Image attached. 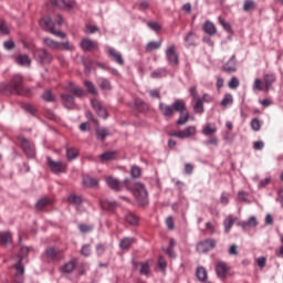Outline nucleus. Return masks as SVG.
<instances>
[{
    "instance_id": "nucleus-1",
    "label": "nucleus",
    "mask_w": 283,
    "mask_h": 283,
    "mask_svg": "<svg viewBox=\"0 0 283 283\" xmlns=\"http://www.w3.org/2000/svg\"><path fill=\"white\" fill-rule=\"evenodd\" d=\"M124 187L128 191H133L135 200L140 207L149 205V193L147 192V188H145L144 184L134 182L133 179L126 178L124 180Z\"/></svg>"
},
{
    "instance_id": "nucleus-2",
    "label": "nucleus",
    "mask_w": 283,
    "mask_h": 283,
    "mask_svg": "<svg viewBox=\"0 0 283 283\" xmlns=\"http://www.w3.org/2000/svg\"><path fill=\"white\" fill-rule=\"evenodd\" d=\"M2 92L17 94V96H32L31 90L23 85V75L21 74L13 75L9 84H3Z\"/></svg>"
},
{
    "instance_id": "nucleus-3",
    "label": "nucleus",
    "mask_w": 283,
    "mask_h": 283,
    "mask_svg": "<svg viewBox=\"0 0 283 283\" xmlns=\"http://www.w3.org/2000/svg\"><path fill=\"white\" fill-rule=\"evenodd\" d=\"M159 112L164 118H172L176 112L179 114L187 113V103L185 99H176L171 105L166 103H159Z\"/></svg>"
},
{
    "instance_id": "nucleus-4",
    "label": "nucleus",
    "mask_w": 283,
    "mask_h": 283,
    "mask_svg": "<svg viewBox=\"0 0 283 283\" xmlns=\"http://www.w3.org/2000/svg\"><path fill=\"white\" fill-rule=\"evenodd\" d=\"M28 253H30V248L22 247L19 252V262L13 265L15 269L14 274V283H23V273H25V268L23 266V258H28Z\"/></svg>"
},
{
    "instance_id": "nucleus-5",
    "label": "nucleus",
    "mask_w": 283,
    "mask_h": 283,
    "mask_svg": "<svg viewBox=\"0 0 283 283\" xmlns=\"http://www.w3.org/2000/svg\"><path fill=\"white\" fill-rule=\"evenodd\" d=\"M40 25L46 32L54 34V36H60V39H65V33L54 29V22L52 21V18L50 17L43 18L42 20H40Z\"/></svg>"
},
{
    "instance_id": "nucleus-6",
    "label": "nucleus",
    "mask_w": 283,
    "mask_h": 283,
    "mask_svg": "<svg viewBox=\"0 0 283 283\" xmlns=\"http://www.w3.org/2000/svg\"><path fill=\"white\" fill-rule=\"evenodd\" d=\"M33 56L38 63H41V65H48L53 61L52 54L44 49H35L33 51Z\"/></svg>"
},
{
    "instance_id": "nucleus-7",
    "label": "nucleus",
    "mask_w": 283,
    "mask_h": 283,
    "mask_svg": "<svg viewBox=\"0 0 283 283\" xmlns=\"http://www.w3.org/2000/svg\"><path fill=\"white\" fill-rule=\"evenodd\" d=\"M197 134L198 129L196 128V126H188L184 130L170 133L169 136H174L175 138L184 140L185 138H192V136H196Z\"/></svg>"
},
{
    "instance_id": "nucleus-8",
    "label": "nucleus",
    "mask_w": 283,
    "mask_h": 283,
    "mask_svg": "<svg viewBox=\"0 0 283 283\" xmlns=\"http://www.w3.org/2000/svg\"><path fill=\"white\" fill-rule=\"evenodd\" d=\"M46 163L53 174H65V170L67 169V164L55 161L52 157H46Z\"/></svg>"
},
{
    "instance_id": "nucleus-9",
    "label": "nucleus",
    "mask_w": 283,
    "mask_h": 283,
    "mask_svg": "<svg viewBox=\"0 0 283 283\" xmlns=\"http://www.w3.org/2000/svg\"><path fill=\"white\" fill-rule=\"evenodd\" d=\"M166 60L168 63L172 66L180 65V57L178 56V53H176V45H169L166 49Z\"/></svg>"
},
{
    "instance_id": "nucleus-10",
    "label": "nucleus",
    "mask_w": 283,
    "mask_h": 283,
    "mask_svg": "<svg viewBox=\"0 0 283 283\" xmlns=\"http://www.w3.org/2000/svg\"><path fill=\"white\" fill-rule=\"evenodd\" d=\"M19 140H20L21 148L23 149L25 156H28V158H34V156H35L34 145H32L23 136H20Z\"/></svg>"
},
{
    "instance_id": "nucleus-11",
    "label": "nucleus",
    "mask_w": 283,
    "mask_h": 283,
    "mask_svg": "<svg viewBox=\"0 0 283 283\" xmlns=\"http://www.w3.org/2000/svg\"><path fill=\"white\" fill-rule=\"evenodd\" d=\"M216 249V240L206 239L197 244L198 253H209V251Z\"/></svg>"
},
{
    "instance_id": "nucleus-12",
    "label": "nucleus",
    "mask_w": 283,
    "mask_h": 283,
    "mask_svg": "<svg viewBox=\"0 0 283 283\" xmlns=\"http://www.w3.org/2000/svg\"><path fill=\"white\" fill-rule=\"evenodd\" d=\"M53 6H56L61 10H74L76 8L75 0H49Z\"/></svg>"
},
{
    "instance_id": "nucleus-13",
    "label": "nucleus",
    "mask_w": 283,
    "mask_h": 283,
    "mask_svg": "<svg viewBox=\"0 0 283 283\" xmlns=\"http://www.w3.org/2000/svg\"><path fill=\"white\" fill-rule=\"evenodd\" d=\"M91 105H92L93 109H95V112H96L97 116H99V118H107V109H105V106H103L101 101L93 98V99H91Z\"/></svg>"
},
{
    "instance_id": "nucleus-14",
    "label": "nucleus",
    "mask_w": 283,
    "mask_h": 283,
    "mask_svg": "<svg viewBox=\"0 0 283 283\" xmlns=\"http://www.w3.org/2000/svg\"><path fill=\"white\" fill-rule=\"evenodd\" d=\"M106 50L108 56L113 59L117 65H125V59H123V54L111 46H107Z\"/></svg>"
},
{
    "instance_id": "nucleus-15",
    "label": "nucleus",
    "mask_w": 283,
    "mask_h": 283,
    "mask_svg": "<svg viewBox=\"0 0 283 283\" xmlns=\"http://www.w3.org/2000/svg\"><path fill=\"white\" fill-rule=\"evenodd\" d=\"M81 48L84 52H92V50H98V42L84 38L81 41Z\"/></svg>"
},
{
    "instance_id": "nucleus-16",
    "label": "nucleus",
    "mask_w": 283,
    "mask_h": 283,
    "mask_svg": "<svg viewBox=\"0 0 283 283\" xmlns=\"http://www.w3.org/2000/svg\"><path fill=\"white\" fill-rule=\"evenodd\" d=\"M216 273L218 277H220L221 280L227 279V273H229V265H227V262L224 261L217 262Z\"/></svg>"
},
{
    "instance_id": "nucleus-17",
    "label": "nucleus",
    "mask_w": 283,
    "mask_h": 283,
    "mask_svg": "<svg viewBox=\"0 0 283 283\" xmlns=\"http://www.w3.org/2000/svg\"><path fill=\"white\" fill-rule=\"evenodd\" d=\"M226 74H233L238 72V63L235 62V55H232L222 67Z\"/></svg>"
},
{
    "instance_id": "nucleus-18",
    "label": "nucleus",
    "mask_w": 283,
    "mask_h": 283,
    "mask_svg": "<svg viewBox=\"0 0 283 283\" xmlns=\"http://www.w3.org/2000/svg\"><path fill=\"white\" fill-rule=\"evenodd\" d=\"M184 41H185L186 48H196V45H198V35L193 31H190L184 38Z\"/></svg>"
},
{
    "instance_id": "nucleus-19",
    "label": "nucleus",
    "mask_w": 283,
    "mask_h": 283,
    "mask_svg": "<svg viewBox=\"0 0 283 283\" xmlns=\"http://www.w3.org/2000/svg\"><path fill=\"white\" fill-rule=\"evenodd\" d=\"M61 99L64 107H66V109H74V105H75L74 95L63 93L61 94Z\"/></svg>"
},
{
    "instance_id": "nucleus-20",
    "label": "nucleus",
    "mask_w": 283,
    "mask_h": 283,
    "mask_svg": "<svg viewBox=\"0 0 283 283\" xmlns=\"http://www.w3.org/2000/svg\"><path fill=\"white\" fill-rule=\"evenodd\" d=\"M106 185L109 187V189H113V191H122L123 189L120 181L112 176L106 177Z\"/></svg>"
},
{
    "instance_id": "nucleus-21",
    "label": "nucleus",
    "mask_w": 283,
    "mask_h": 283,
    "mask_svg": "<svg viewBox=\"0 0 283 283\" xmlns=\"http://www.w3.org/2000/svg\"><path fill=\"white\" fill-rule=\"evenodd\" d=\"M202 30L206 34H209V36H216V34H218L216 24L209 20L205 22Z\"/></svg>"
},
{
    "instance_id": "nucleus-22",
    "label": "nucleus",
    "mask_w": 283,
    "mask_h": 283,
    "mask_svg": "<svg viewBox=\"0 0 283 283\" xmlns=\"http://www.w3.org/2000/svg\"><path fill=\"white\" fill-rule=\"evenodd\" d=\"M66 90L77 98H83V96H85V91L78 86H75L73 83H70Z\"/></svg>"
},
{
    "instance_id": "nucleus-23",
    "label": "nucleus",
    "mask_w": 283,
    "mask_h": 283,
    "mask_svg": "<svg viewBox=\"0 0 283 283\" xmlns=\"http://www.w3.org/2000/svg\"><path fill=\"white\" fill-rule=\"evenodd\" d=\"M218 132V127H216V124L207 123L202 129L201 134L203 136H213Z\"/></svg>"
},
{
    "instance_id": "nucleus-24",
    "label": "nucleus",
    "mask_w": 283,
    "mask_h": 283,
    "mask_svg": "<svg viewBox=\"0 0 283 283\" xmlns=\"http://www.w3.org/2000/svg\"><path fill=\"white\" fill-rule=\"evenodd\" d=\"M239 227L247 229H255L258 227V219L255 217H250L248 221H241Z\"/></svg>"
},
{
    "instance_id": "nucleus-25",
    "label": "nucleus",
    "mask_w": 283,
    "mask_h": 283,
    "mask_svg": "<svg viewBox=\"0 0 283 283\" xmlns=\"http://www.w3.org/2000/svg\"><path fill=\"white\" fill-rule=\"evenodd\" d=\"M263 83L265 85V92H269L271 90L273 83H275V74H264Z\"/></svg>"
},
{
    "instance_id": "nucleus-26",
    "label": "nucleus",
    "mask_w": 283,
    "mask_h": 283,
    "mask_svg": "<svg viewBox=\"0 0 283 283\" xmlns=\"http://www.w3.org/2000/svg\"><path fill=\"white\" fill-rule=\"evenodd\" d=\"M99 205L105 211H114L118 207V202L109 200H101Z\"/></svg>"
},
{
    "instance_id": "nucleus-27",
    "label": "nucleus",
    "mask_w": 283,
    "mask_h": 283,
    "mask_svg": "<svg viewBox=\"0 0 283 283\" xmlns=\"http://www.w3.org/2000/svg\"><path fill=\"white\" fill-rule=\"evenodd\" d=\"M0 244H2V247H8V244H12V233L0 232Z\"/></svg>"
},
{
    "instance_id": "nucleus-28",
    "label": "nucleus",
    "mask_w": 283,
    "mask_h": 283,
    "mask_svg": "<svg viewBox=\"0 0 283 283\" xmlns=\"http://www.w3.org/2000/svg\"><path fill=\"white\" fill-rule=\"evenodd\" d=\"M117 153L114 150L105 151L104 154L99 155V160L102 163H107L109 160H116Z\"/></svg>"
},
{
    "instance_id": "nucleus-29",
    "label": "nucleus",
    "mask_w": 283,
    "mask_h": 283,
    "mask_svg": "<svg viewBox=\"0 0 283 283\" xmlns=\"http://www.w3.org/2000/svg\"><path fill=\"white\" fill-rule=\"evenodd\" d=\"M134 242H136V239L126 237L119 242V249L127 251Z\"/></svg>"
},
{
    "instance_id": "nucleus-30",
    "label": "nucleus",
    "mask_w": 283,
    "mask_h": 283,
    "mask_svg": "<svg viewBox=\"0 0 283 283\" xmlns=\"http://www.w3.org/2000/svg\"><path fill=\"white\" fill-rule=\"evenodd\" d=\"M82 185L84 187H88V188L98 187V180H96L90 176H84L83 180H82Z\"/></svg>"
},
{
    "instance_id": "nucleus-31",
    "label": "nucleus",
    "mask_w": 283,
    "mask_h": 283,
    "mask_svg": "<svg viewBox=\"0 0 283 283\" xmlns=\"http://www.w3.org/2000/svg\"><path fill=\"white\" fill-rule=\"evenodd\" d=\"M44 45L49 48L50 50H61V43L54 41L53 39L50 38H44L43 39Z\"/></svg>"
},
{
    "instance_id": "nucleus-32",
    "label": "nucleus",
    "mask_w": 283,
    "mask_h": 283,
    "mask_svg": "<svg viewBox=\"0 0 283 283\" xmlns=\"http://www.w3.org/2000/svg\"><path fill=\"white\" fill-rule=\"evenodd\" d=\"M233 224H235V221L233 220L232 214H230L223 221L224 233H231V229H233Z\"/></svg>"
},
{
    "instance_id": "nucleus-33",
    "label": "nucleus",
    "mask_w": 283,
    "mask_h": 283,
    "mask_svg": "<svg viewBox=\"0 0 283 283\" xmlns=\"http://www.w3.org/2000/svg\"><path fill=\"white\" fill-rule=\"evenodd\" d=\"M66 158L70 163H72V160H76V158H78V149L74 147H66Z\"/></svg>"
},
{
    "instance_id": "nucleus-34",
    "label": "nucleus",
    "mask_w": 283,
    "mask_h": 283,
    "mask_svg": "<svg viewBox=\"0 0 283 283\" xmlns=\"http://www.w3.org/2000/svg\"><path fill=\"white\" fill-rule=\"evenodd\" d=\"M95 134H96V139L104 143L105 138L109 136V130L107 128H96Z\"/></svg>"
},
{
    "instance_id": "nucleus-35",
    "label": "nucleus",
    "mask_w": 283,
    "mask_h": 283,
    "mask_svg": "<svg viewBox=\"0 0 283 283\" xmlns=\"http://www.w3.org/2000/svg\"><path fill=\"white\" fill-rule=\"evenodd\" d=\"M15 62L18 63V65H30L32 63V60H30V56H28V54H20L15 57Z\"/></svg>"
},
{
    "instance_id": "nucleus-36",
    "label": "nucleus",
    "mask_w": 283,
    "mask_h": 283,
    "mask_svg": "<svg viewBox=\"0 0 283 283\" xmlns=\"http://www.w3.org/2000/svg\"><path fill=\"white\" fill-rule=\"evenodd\" d=\"M196 275L199 282H205L208 277L207 269H205V266H198L196 271Z\"/></svg>"
},
{
    "instance_id": "nucleus-37",
    "label": "nucleus",
    "mask_w": 283,
    "mask_h": 283,
    "mask_svg": "<svg viewBox=\"0 0 283 283\" xmlns=\"http://www.w3.org/2000/svg\"><path fill=\"white\" fill-rule=\"evenodd\" d=\"M42 98L45 101V103H55L56 102V95L52 93V91L46 90L42 94Z\"/></svg>"
},
{
    "instance_id": "nucleus-38",
    "label": "nucleus",
    "mask_w": 283,
    "mask_h": 283,
    "mask_svg": "<svg viewBox=\"0 0 283 283\" xmlns=\"http://www.w3.org/2000/svg\"><path fill=\"white\" fill-rule=\"evenodd\" d=\"M70 205H75L76 207H81L83 205V197L77 195H71L67 198Z\"/></svg>"
},
{
    "instance_id": "nucleus-39",
    "label": "nucleus",
    "mask_w": 283,
    "mask_h": 283,
    "mask_svg": "<svg viewBox=\"0 0 283 283\" xmlns=\"http://www.w3.org/2000/svg\"><path fill=\"white\" fill-rule=\"evenodd\" d=\"M161 46H163V41H151L147 43L146 51L154 52V50H160Z\"/></svg>"
},
{
    "instance_id": "nucleus-40",
    "label": "nucleus",
    "mask_w": 283,
    "mask_h": 283,
    "mask_svg": "<svg viewBox=\"0 0 283 283\" xmlns=\"http://www.w3.org/2000/svg\"><path fill=\"white\" fill-rule=\"evenodd\" d=\"M48 205H52V200H50L49 198H42L38 200L35 209L36 211H42L44 207H48Z\"/></svg>"
},
{
    "instance_id": "nucleus-41",
    "label": "nucleus",
    "mask_w": 283,
    "mask_h": 283,
    "mask_svg": "<svg viewBox=\"0 0 283 283\" xmlns=\"http://www.w3.org/2000/svg\"><path fill=\"white\" fill-rule=\"evenodd\" d=\"M151 78H165L167 76V69L160 67L151 73Z\"/></svg>"
},
{
    "instance_id": "nucleus-42",
    "label": "nucleus",
    "mask_w": 283,
    "mask_h": 283,
    "mask_svg": "<svg viewBox=\"0 0 283 283\" xmlns=\"http://www.w3.org/2000/svg\"><path fill=\"white\" fill-rule=\"evenodd\" d=\"M196 104L193 105V111L196 114H203L205 113V103L202 98H197Z\"/></svg>"
},
{
    "instance_id": "nucleus-43",
    "label": "nucleus",
    "mask_w": 283,
    "mask_h": 283,
    "mask_svg": "<svg viewBox=\"0 0 283 283\" xmlns=\"http://www.w3.org/2000/svg\"><path fill=\"white\" fill-rule=\"evenodd\" d=\"M229 105H233V95L231 93H227L221 101V107H229Z\"/></svg>"
},
{
    "instance_id": "nucleus-44",
    "label": "nucleus",
    "mask_w": 283,
    "mask_h": 283,
    "mask_svg": "<svg viewBox=\"0 0 283 283\" xmlns=\"http://www.w3.org/2000/svg\"><path fill=\"white\" fill-rule=\"evenodd\" d=\"M74 269H76V263L74 261H70L61 268V271L62 273H72Z\"/></svg>"
},
{
    "instance_id": "nucleus-45",
    "label": "nucleus",
    "mask_w": 283,
    "mask_h": 283,
    "mask_svg": "<svg viewBox=\"0 0 283 283\" xmlns=\"http://www.w3.org/2000/svg\"><path fill=\"white\" fill-rule=\"evenodd\" d=\"M78 229H80L81 233H92V231H94V226L86 224V223H80Z\"/></svg>"
},
{
    "instance_id": "nucleus-46",
    "label": "nucleus",
    "mask_w": 283,
    "mask_h": 283,
    "mask_svg": "<svg viewBox=\"0 0 283 283\" xmlns=\"http://www.w3.org/2000/svg\"><path fill=\"white\" fill-rule=\"evenodd\" d=\"M84 86L86 87L88 94H94L95 96L96 94H98V91H96V86L94 85V83L85 81Z\"/></svg>"
},
{
    "instance_id": "nucleus-47",
    "label": "nucleus",
    "mask_w": 283,
    "mask_h": 283,
    "mask_svg": "<svg viewBox=\"0 0 283 283\" xmlns=\"http://www.w3.org/2000/svg\"><path fill=\"white\" fill-rule=\"evenodd\" d=\"M244 12H251V10H255V1L253 0H245L243 3Z\"/></svg>"
},
{
    "instance_id": "nucleus-48",
    "label": "nucleus",
    "mask_w": 283,
    "mask_h": 283,
    "mask_svg": "<svg viewBox=\"0 0 283 283\" xmlns=\"http://www.w3.org/2000/svg\"><path fill=\"white\" fill-rule=\"evenodd\" d=\"M99 87L101 90H112V82H109L107 78L101 77Z\"/></svg>"
},
{
    "instance_id": "nucleus-49",
    "label": "nucleus",
    "mask_w": 283,
    "mask_h": 283,
    "mask_svg": "<svg viewBox=\"0 0 283 283\" xmlns=\"http://www.w3.org/2000/svg\"><path fill=\"white\" fill-rule=\"evenodd\" d=\"M126 222H128V224H132L133 227H136V224H138V217H136V214L134 213H128L126 216Z\"/></svg>"
},
{
    "instance_id": "nucleus-50",
    "label": "nucleus",
    "mask_w": 283,
    "mask_h": 283,
    "mask_svg": "<svg viewBox=\"0 0 283 283\" xmlns=\"http://www.w3.org/2000/svg\"><path fill=\"white\" fill-rule=\"evenodd\" d=\"M81 255L84 258H90V255H92V245L84 244L81 249Z\"/></svg>"
},
{
    "instance_id": "nucleus-51",
    "label": "nucleus",
    "mask_w": 283,
    "mask_h": 283,
    "mask_svg": "<svg viewBox=\"0 0 283 283\" xmlns=\"http://www.w3.org/2000/svg\"><path fill=\"white\" fill-rule=\"evenodd\" d=\"M147 25L148 28H150V30H153V32H160V30H163V27L160 25V23L156 21H148Z\"/></svg>"
},
{
    "instance_id": "nucleus-52",
    "label": "nucleus",
    "mask_w": 283,
    "mask_h": 283,
    "mask_svg": "<svg viewBox=\"0 0 283 283\" xmlns=\"http://www.w3.org/2000/svg\"><path fill=\"white\" fill-rule=\"evenodd\" d=\"M57 251L54 248H49L45 250V255L49 260H56Z\"/></svg>"
},
{
    "instance_id": "nucleus-53",
    "label": "nucleus",
    "mask_w": 283,
    "mask_h": 283,
    "mask_svg": "<svg viewBox=\"0 0 283 283\" xmlns=\"http://www.w3.org/2000/svg\"><path fill=\"white\" fill-rule=\"evenodd\" d=\"M143 174V170H140V167L138 166H133L130 169V176L132 178H140Z\"/></svg>"
},
{
    "instance_id": "nucleus-54",
    "label": "nucleus",
    "mask_w": 283,
    "mask_h": 283,
    "mask_svg": "<svg viewBox=\"0 0 283 283\" xmlns=\"http://www.w3.org/2000/svg\"><path fill=\"white\" fill-rule=\"evenodd\" d=\"M222 138L223 140H226V143H232L233 140H235V134L231 132H224L222 134Z\"/></svg>"
},
{
    "instance_id": "nucleus-55",
    "label": "nucleus",
    "mask_w": 283,
    "mask_h": 283,
    "mask_svg": "<svg viewBox=\"0 0 283 283\" xmlns=\"http://www.w3.org/2000/svg\"><path fill=\"white\" fill-rule=\"evenodd\" d=\"M228 87L230 90H238V87H240V80H238V77H231Z\"/></svg>"
},
{
    "instance_id": "nucleus-56",
    "label": "nucleus",
    "mask_w": 283,
    "mask_h": 283,
    "mask_svg": "<svg viewBox=\"0 0 283 283\" xmlns=\"http://www.w3.org/2000/svg\"><path fill=\"white\" fill-rule=\"evenodd\" d=\"M140 266L139 273L142 275H149V261L140 263Z\"/></svg>"
},
{
    "instance_id": "nucleus-57",
    "label": "nucleus",
    "mask_w": 283,
    "mask_h": 283,
    "mask_svg": "<svg viewBox=\"0 0 283 283\" xmlns=\"http://www.w3.org/2000/svg\"><path fill=\"white\" fill-rule=\"evenodd\" d=\"M95 251H96L97 258H102V255L105 254V244H103V243H97V244L95 245Z\"/></svg>"
},
{
    "instance_id": "nucleus-58",
    "label": "nucleus",
    "mask_w": 283,
    "mask_h": 283,
    "mask_svg": "<svg viewBox=\"0 0 283 283\" xmlns=\"http://www.w3.org/2000/svg\"><path fill=\"white\" fill-rule=\"evenodd\" d=\"M218 21L226 32H231V24L229 22H227L222 17H219Z\"/></svg>"
},
{
    "instance_id": "nucleus-59",
    "label": "nucleus",
    "mask_w": 283,
    "mask_h": 283,
    "mask_svg": "<svg viewBox=\"0 0 283 283\" xmlns=\"http://www.w3.org/2000/svg\"><path fill=\"white\" fill-rule=\"evenodd\" d=\"M189 122V112L186 111L185 116H180L177 120V125H187Z\"/></svg>"
},
{
    "instance_id": "nucleus-60",
    "label": "nucleus",
    "mask_w": 283,
    "mask_h": 283,
    "mask_svg": "<svg viewBox=\"0 0 283 283\" xmlns=\"http://www.w3.org/2000/svg\"><path fill=\"white\" fill-rule=\"evenodd\" d=\"M84 32H86L87 34H96V32H98V27L92 25V24H86Z\"/></svg>"
},
{
    "instance_id": "nucleus-61",
    "label": "nucleus",
    "mask_w": 283,
    "mask_h": 283,
    "mask_svg": "<svg viewBox=\"0 0 283 283\" xmlns=\"http://www.w3.org/2000/svg\"><path fill=\"white\" fill-rule=\"evenodd\" d=\"M251 127H252L253 132H260V128L262 127L260 119H258V118L252 119Z\"/></svg>"
},
{
    "instance_id": "nucleus-62",
    "label": "nucleus",
    "mask_w": 283,
    "mask_h": 283,
    "mask_svg": "<svg viewBox=\"0 0 283 283\" xmlns=\"http://www.w3.org/2000/svg\"><path fill=\"white\" fill-rule=\"evenodd\" d=\"M238 198H239V200H241L242 202H251V201L249 200V192H247V191H239V192H238Z\"/></svg>"
},
{
    "instance_id": "nucleus-63",
    "label": "nucleus",
    "mask_w": 283,
    "mask_h": 283,
    "mask_svg": "<svg viewBox=\"0 0 283 283\" xmlns=\"http://www.w3.org/2000/svg\"><path fill=\"white\" fill-rule=\"evenodd\" d=\"M253 90H258V92H264V86H262V80H254Z\"/></svg>"
},
{
    "instance_id": "nucleus-64",
    "label": "nucleus",
    "mask_w": 283,
    "mask_h": 283,
    "mask_svg": "<svg viewBox=\"0 0 283 283\" xmlns=\"http://www.w3.org/2000/svg\"><path fill=\"white\" fill-rule=\"evenodd\" d=\"M135 105H136V107H138V109H148V106L145 103V101H143L140 98L135 99Z\"/></svg>"
}]
</instances>
